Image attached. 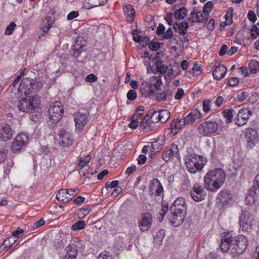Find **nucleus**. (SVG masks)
I'll use <instances>...</instances> for the list:
<instances>
[{"label":"nucleus","instance_id":"1","mask_svg":"<svg viewBox=\"0 0 259 259\" xmlns=\"http://www.w3.org/2000/svg\"><path fill=\"white\" fill-rule=\"evenodd\" d=\"M220 248L223 252H228L233 257L241 254L246 249L247 239L243 235H238L233 237L229 232L222 234Z\"/></svg>","mask_w":259,"mask_h":259},{"label":"nucleus","instance_id":"2","mask_svg":"<svg viewBox=\"0 0 259 259\" xmlns=\"http://www.w3.org/2000/svg\"><path fill=\"white\" fill-rule=\"evenodd\" d=\"M226 173L222 168L209 171L204 178V188L210 191H216L224 184Z\"/></svg>","mask_w":259,"mask_h":259},{"label":"nucleus","instance_id":"3","mask_svg":"<svg viewBox=\"0 0 259 259\" xmlns=\"http://www.w3.org/2000/svg\"><path fill=\"white\" fill-rule=\"evenodd\" d=\"M21 77L18 75L14 81L12 86L17 90L16 93L18 96L23 95H28L37 90L42 86V83L37 80H31L28 77L20 80Z\"/></svg>","mask_w":259,"mask_h":259},{"label":"nucleus","instance_id":"4","mask_svg":"<svg viewBox=\"0 0 259 259\" xmlns=\"http://www.w3.org/2000/svg\"><path fill=\"white\" fill-rule=\"evenodd\" d=\"M186 168L190 173L194 174L201 170L205 164V158L200 155L192 154L188 155L185 159Z\"/></svg>","mask_w":259,"mask_h":259},{"label":"nucleus","instance_id":"5","mask_svg":"<svg viewBox=\"0 0 259 259\" xmlns=\"http://www.w3.org/2000/svg\"><path fill=\"white\" fill-rule=\"evenodd\" d=\"M239 225L248 232L256 231L257 225L253 216L246 210H242L239 217Z\"/></svg>","mask_w":259,"mask_h":259},{"label":"nucleus","instance_id":"6","mask_svg":"<svg viewBox=\"0 0 259 259\" xmlns=\"http://www.w3.org/2000/svg\"><path fill=\"white\" fill-rule=\"evenodd\" d=\"M64 110L60 102H55L50 105L48 109V122L54 124L57 123L61 119Z\"/></svg>","mask_w":259,"mask_h":259},{"label":"nucleus","instance_id":"7","mask_svg":"<svg viewBox=\"0 0 259 259\" xmlns=\"http://www.w3.org/2000/svg\"><path fill=\"white\" fill-rule=\"evenodd\" d=\"M39 103L37 97L29 96L20 100L17 105L19 110L23 112L34 110Z\"/></svg>","mask_w":259,"mask_h":259},{"label":"nucleus","instance_id":"8","mask_svg":"<svg viewBox=\"0 0 259 259\" xmlns=\"http://www.w3.org/2000/svg\"><path fill=\"white\" fill-rule=\"evenodd\" d=\"M257 201H259V175L256 176L253 185L249 190L245 198L246 203L250 205Z\"/></svg>","mask_w":259,"mask_h":259},{"label":"nucleus","instance_id":"9","mask_svg":"<svg viewBox=\"0 0 259 259\" xmlns=\"http://www.w3.org/2000/svg\"><path fill=\"white\" fill-rule=\"evenodd\" d=\"M219 128L218 123L210 120L202 123L198 127L199 133L202 135L211 134L215 133Z\"/></svg>","mask_w":259,"mask_h":259},{"label":"nucleus","instance_id":"10","mask_svg":"<svg viewBox=\"0 0 259 259\" xmlns=\"http://www.w3.org/2000/svg\"><path fill=\"white\" fill-rule=\"evenodd\" d=\"M28 142V136L25 133H21L17 136L14 140L11 148L14 152L21 150Z\"/></svg>","mask_w":259,"mask_h":259},{"label":"nucleus","instance_id":"11","mask_svg":"<svg viewBox=\"0 0 259 259\" xmlns=\"http://www.w3.org/2000/svg\"><path fill=\"white\" fill-rule=\"evenodd\" d=\"M244 138L247 142V146L251 148L258 142V133L253 128H247L244 131Z\"/></svg>","mask_w":259,"mask_h":259},{"label":"nucleus","instance_id":"12","mask_svg":"<svg viewBox=\"0 0 259 259\" xmlns=\"http://www.w3.org/2000/svg\"><path fill=\"white\" fill-rule=\"evenodd\" d=\"M74 121L76 131L80 132L88 122V117L83 113L76 112L74 114Z\"/></svg>","mask_w":259,"mask_h":259},{"label":"nucleus","instance_id":"13","mask_svg":"<svg viewBox=\"0 0 259 259\" xmlns=\"http://www.w3.org/2000/svg\"><path fill=\"white\" fill-rule=\"evenodd\" d=\"M251 113V112L247 108L241 109L235 119L236 124L239 126L244 125L247 122Z\"/></svg>","mask_w":259,"mask_h":259},{"label":"nucleus","instance_id":"14","mask_svg":"<svg viewBox=\"0 0 259 259\" xmlns=\"http://www.w3.org/2000/svg\"><path fill=\"white\" fill-rule=\"evenodd\" d=\"M58 140L61 146H68L73 142L72 138L70 132L67 130H61L58 134Z\"/></svg>","mask_w":259,"mask_h":259},{"label":"nucleus","instance_id":"15","mask_svg":"<svg viewBox=\"0 0 259 259\" xmlns=\"http://www.w3.org/2000/svg\"><path fill=\"white\" fill-rule=\"evenodd\" d=\"M205 195V192L200 185L196 184L193 186L191 195L194 200L197 202L201 201L204 199Z\"/></svg>","mask_w":259,"mask_h":259},{"label":"nucleus","instance_id":"16","mask_svg":"<svg viewBox=\"0 0 259 259\" xmlns=\"http://www.w3.org/2000/svg\"><path fill=\"white\" fill-rule=\"evenodd\" d=\"M179 155L178 146L175 144H172L170 145V149L163 153L162 158L165 161H168L173 157H179Z\"/></svg>","mask_w":259,"mask_h":259},{"label":"nucleus","instance_id":"17","mask_svg":"<svg viewBox=\"0 0 259 259\" xmlns=\"http://www.w3.org/2000/svg\"><path fill=\"white\" fill-rule=\"evenodd\" d=\"M170 210L174 212H182L186 214V207L185 199L182 197L178 198L171 206Z\"/></svg>","mask_w":259,"mask_h":259},{"label":"nucleus","instance_id":"18","mask_svg":"<svg viewBox=\"0 0 259 259\" xmlns=\"http://www.w3.org/2000/svg\"><path fill=\"white\" fill-rule=\"evenodd\" d=\"M185 214L182 212H174L171 211L168 214V218L172 225L178 227L183 223Z\"/></svg>","mask_w":259,"mask_h":259},{"label":"nucleus","instance_id":"19","mask_svg":"<svg viewBox=\"0 0 259 259\" xmlns=\"http://www.w3.org/2000/svg\"><path fill=\"white\" fill-rule=\"evenodd\" d=\"M13 136V131L11 126L8 124L0 125V140L7 141Z\"/></svg>","mask_w":259,"mask_h":259},{"label":"nucleus","instance_id":"20","mask_svg":"<svg viewBox=\"0 0 259 259\" xmlns=\"http://www.w3.org/2000/svg\"><path fill=\"white\" fill-rule=\"evenodd\" d=\"M149 190L152 194L160 196L162 194L163 187L160 181L157 179H154L150 183Z\"/></svg>","mask_w":259,"mask_h":259},{"label":"nucleus","instance_id":"21","mask_svg":"<svg viewBox=\"0 0 259 259\" xmlns=\"http://www.w3.org/2000/svg\"><path fill=\"white\" fill-rule=\"evenodd\" d=\"M157 90L155 87L151 85L147 81H144L142 83L141 91L143 95L145 97H152L155 96V92Z\"/></svg>","mask_w":259,"mask_h":259},{"label":"nucleus","instance_id":"22","mask_svg":"<svg viewBox=\"0 0 259 259\" xmlns=\"http://www.w3.org/2000/svg\"><path fill=\"white\" fill-rule=\"evenodd\" d=\"M24 233V230L21 229L20 227L18 228L17 230L13 231L12 233V235L8 237L4 241V244L8 245L11 244H13L16 242L17 240L21 238Z\"/></svg>","mask_w":259,"mask_h":259},{"label":"nucleus","instance_id":"23","mask_svg":"<svg viewBox=\"0 0 259 259\" xmlns=\"http://www.w3.org/2000/svg\"><path fill=\"white\" fill-rule=\"evenodd\" d=\"M152 225V217L149 213L144 214L140 223L139 227L141 231L147 230Z\"/></svg>","mask_w":259,"mask_h":259},{"label":"nucleus","instance_id":"24","mask_svg":"<svg viewBox=\"0 0 259 259\" xmlns=\"http://www.w3.org/2000/svg\"><path fill=\"white\" fill-rule=\"evenodd\" d=\"M227 71V69L223 65H220L217 67L213 71L212 75L214 78L217 80L223 78Z\"/></svg>","mask_w":259,"mask_h":259},{"label":"nucleus","instance_id":"25","mask_svg":"<svg viewBox=\"0 0 259 259\" xmlns=\"http://www.w3.org/2000/svg\"><path fill=\"white\" fill-rule=\"evenodd\" d=\"M185 125L183 119L178 118L174 119L171 123V133L174 135L177 134Z\"/></svg>","mask_w":259,"mask_h":259},{"label":"nucleus","instance_id":"26","mask_svg":"<svg viewBox=\"0 0 259 259\" xmlns=\"http://www.w3.org/2000/svg\"><path fill=\"white\" fill-rule=\"evenodd\" d=\"M67 189H61L56 195V199L61 202H67L70 200V195Z\"/></svg>","mask_w":259,"mask_h":259},{"label":"nucleus","instance_id":"27","mask_svg":"<svg viewBox=\"0 0 259 259\" xmlns=\"http://www.w3.org/2000/svg\"><path fill=\"white\" fill-rule=\"evenodd\" d=\"M218 198L220 200L223 204H227L231 200L232 195L230 191L224 190L218 194Z\"/></svg>","mask_w":259,"mask_h":259},{"label":"nucleus","instance_id":"28","mask_svg":"<svg viewBox=\"0 0 259 259\" xmlns=\"http://www.w3.org/2000/svg\"><path fill=\"white\" fill-rule=\"evenodd\" d=\"M87 42L85 40H80L79 37L76 42V44L74 46V50L75 51L74 55L77 57L82 50H83L84 47L87 45Z\"/></svg>","mask_w":259,"mask_h":259},{"label":"nucleus","instance_id":"29","mask_svg":"<svg viewBox=\"0 0 259 259\" xmlns=\"http://www.w3.org/2000/svg\"><path fill=\"white\" fill-rule=\"evenodd\" d=\"M66 254L63 259H75L77 254V250L74 246L69 245L66 248Z\"/></svg>","mask_w":259,"mask_h":259},{"label":"nucleus","instance_id":"30","mask_svg":"<svg viewBox=\"0 0 259 259\" xmlns=\"http://www.w3.org/2000/svg\"><path fill=\"white\" fill-rule=\"evenodd\" d=\"M188 27V25L186 22H182L180 24L176 22L174 24V29L177 30L180 33L183 34H185L187 32Z\"/></svg>","mask_w":259,"mask_h":259},{"label":"nucleus","instance_id":"31","mask_svg":"<svg viewBox=\"0 0 259 259\" xmlns=\"http://www.w3.org/2000/svg\"><path fill=\"white\" fill-rule=\"evenodd\" d=\"M147 82L149 84H151V85L155 87L157 90L158 89L162 83L160 76L155 75L150 77Z\"/></svg>","mask_w":259,"mask_h":259},{"label":"nucleus","instance_id":"32","mask_svg":"<svg viewBox=\"0 0 259 259\" xmlns=\"http://www.w3.org/2000/svg\"><path fill=\"white\" fill-rule=\"evenodd\" d=\"M158 115V120L161 123L166 122L170 117V113L167 110H163L157 111Z\"/></svg>","mask_w":259,"mask_h":259},{"label":"nucleus","instance_id":"33","mask_svg":"<svg viewBox=\"0 0 259 259\" xmlns=\"http://www.w3.org/2000/svg\"><path fill=\"white\" fill-rule=\"evenodd\" d=\"M165 236V231L163 229L159 230L156 234L154 239V242L157 246L162 244L163 239Z\"/></svg>","mask_w":259,"mask_h":259},{"label":"nucleus","instance_id":"34","mask_svg":"<svg viewBox=\"0 0 259 259\" xmlns=\"http://www.w3.org/2000/svg\"><path fill=\"white\" fill-rule=\"evenodd\" d=\"M226 123H229L232 121L233 110H225L222 112Z\"/></svg>","mask_w":259,"mask_h":259},{"label":"nucleus","instance_id":"35","mask_svg":"<svg viewBox=\"0 0 259 259\" xmlns=\"http://www.w3.org/2000/svg\"><path fill=\"white\" fill-rule=\"evenodd\" d=\"M250 72L252 74H255L259 71V62L255 60H252L249 64Z\"/></svg>","mask_w":259,"mask_h":259},{"label":"nucleus","instance_id":"36","mask_svg":"<svg viewBox=\"0 0 259 259\" xmlns=\"http://www.w3.org/2000/svg\"><path fill=\"white\" fill-rule=\"evenodd\" d=\"M86 226V223L84 221H78L74 223L71 228L73 231H79L83 229Z\"/></svg>","mask_w":259,"mask_h":259},{"label":"nucleus","instance_id":"37","mask_svg":"<svg viewBox=\"0 0 259 259\" xmlns=\"http://www.w3.org/2000/svg\"><path fill=\"white\" fill-rule=\"evenodd\" d=\"M123 11L126 16H135L136 12L131 5L125 6L123 8Z\"/></svg>","mask_w":259,"mask_h":259},{"label":"nucleus","instance_id":"38","mask_svg":"<svg viewBox=\"0 0 259 259\" xmlns=\"http://www.w3.org/2000/svg\"><path fill=\"white\" fill-rule=\"evenodd\" d=\"M91 156L89 154L87 156L80 157L78 162L79 166L81 167H83L84 166L87 165V164L91 161Z\"/></svg>","mask_w":259,"mask_h":259},{"label":"nucleus","instance_id":"39","mask_svg":"<svg viewBox=\"0 0 259 259\" xmlns=\"http://www.w3.org/2000/svg\"><path fill=\"white\" fill-rule=\"evenodd\" d=\"M157 71L160 73H164L167 72V66L162 64L160 61H157L155 63Z\"/></svg>","mask_w":259,"mask_h":259},{"label":"nucleus","instance_id":"40","mask_svg":"<svg viewBox=\"0 0 259 259\" xmlns=\"http://www.w3.org/2000/svg\"><path fill=\"white\" fill-rule=\"evenodd\" d=\"M53 21H54L51 20H47V22L44 23L41 28L42 31L44 33H47L52 28L53 24Z\"/></svg>","mask_w":259,"mask_h":259},{"label":"nucleus","instance_id":"41","mask_svg":"<svg viewBox=\"0 0 259 259\" xmlns=\"http://www.w3.org/2000/svg\"><path fill=\"white\" fill-rule=\"evenodd\" d=\"M191 116H192L193 119L195 121L196 120L199 119L203 117L202 114L198 109L192 110L191 112Z\"/></svg>","mask_w":259,"mask_h":259},{"label":"nucleus","instance_id":"42","mask_svg":"<svg viewBox=\"0 0 259 259\" xmlns=\"http://www.w3.org/2000/svg\"><path fill=\"white\" fill-rule=\"evenodd\" d=\"M203 110L205 113H208L211 109L210 101L209 100H204L202 102Z\"/></svg>","mask_w":259,"mask_h":259},{"label":"nucleus","instance_id":"43","mask_svg":"<svg viewBox=\"0 0 259 259\" xmlns=\"http://www.w3.org/2000/svg\"><path fill=\"white\" fill-rule=\"evenodd\" d=\"M258 34L259 29L255 25L253 26L250 30V38L255 39Z\"/></svg>","mask_w":259,"mask_h":259},{"label":"nucleus","instance_id":"44","mask_svg":"<svg viewBox=\"0 0 259 259\" xmlns=\"http://www.w3.org/2000/svg\"><path fill=\"white\" fill-rule=\"evenodd\" d=\"M150 113H147L145 117L140 122V126L142 128H145L148 125V121L150 119Z\"/></svg>","mask_w":259,"mask_h":259},{"label":"nucleus","instance_id":"45","mask_svg":"<svg viewBox=\"0 0 259 259\" xmlns=\"http://www.w3.org/2000/svg\"><path fill=\"white\" fill-rule=\"evenodd\" d=\"M148 113H150V118L152 122H157L159 121L158 120V115L157 111H149Z\"/></svg>","mask_w":259,"mask_h":259},{"label":"nucleus","instance_id":"46","mask_svg":"<svg viewBox=\"0 0 259 259\" xmlns=\"http://www.w3.org/2000/svg\"><path fill=\"white\" fill-rule=\"evenodd\" d=\"M187 14V10L185 8L182 7L175 12V16H186Z\"/></svg>","mask_w":259,"mask_h":259},{"label":"nucleus","instance_id":"47","mask_svg":"<svg viewBox=\"0 0 259 259\" xmlns=\"http://www.w3.org/2000/svg\"><path fill=\"white\" fill-rule=\"evenodd\" d=\"M213 4L210 2H207L203 7V12L204 14H208L211 11V8L212 7Z\"/></svg>","mask_w":259,"mask_h":259},{"label":"nucleus","instance_id":"48","mask_svg":"<svg viewBox=\"0 0 259 259\" xmlns=\"http://www.w3.org/2000/svg\"><path fill=\"white\" fill-rule=\"evenodd\" d=\"M143 113H144V107H140L139 108H138L137 109L136 112L132 116V118H138V119H139V118H140L142 117V116L143 114Z\"/></svg>","mask_w":259,"mask_h":259},{"label":"nucleus","instance_id":"49","mask_svg":"<svg viewBox=\"0 0 259 259\" xmlns=\"http://www.w3.org/2000/svg\"><path fill=\"white\" fill-rule=\"evenodd\" d=\"M16 26V24L14 22L11 23L7 27L5 34L6 35L11 34L14 31Z\"/></svg>","mask_w":259,"mask_h":259},{"label":"nucleus","instance_id":"50","mask_svg":"<svg viewBox=\"0 0 259 259\" xmlns=\"http://www.w3.org/2000/svg\"><path fill=\"white\" fill-rule=\"evenodd\" d=\"M8 150L5 149H0V163L5 161L7 157Z\"/></svg>","mask_w":259,"mask_h":259},{"label":"nucleus","instance_id":"51","mask_svg":"<svg viewBox=\"0 0 259 259\" xmlns=\"http://www.w3.org/2000/svg\"><path fill=\"white\" fill-rule=\"evenodd\" d=\"M98 259H113V258L110 252L104 251L99 254Z\"/></svg>","mask_w":259,"mask_h":259},{"label":"nucleus","instance_id":"52","mask_svg":"<svg viewBox=\"0 0 259 259\" xmlns=\"http://www.w3.org/2000/svg\"><path fill=\"white\" fill-rule=\"evenodd\" d=\"M156 99L158 101H165L166 100V95L165 92H160L156 94Z\"/></svg>","mask_w":259,"mask_h":259},{"label":"nucleus","instance_id":"53","mask_svg":"<svg viewBox=\"0 0 259 259\" xmlns=\"http://www.w3.org/2000/svg\"><path fill=\"white\" fill-rule=\"evenodd\" d=\"M127 98L129 100L133 101L135 100L137 95L136 91L131 90L129 91L127 94Z\"/></svg>","mask_w":259,"mask_h":259},{"label":"nucleus","instance_id":"54","mask_svg":"<svg viewBox=\"0 0 259 259\" xmlns=\"http://www.w3.org/2000/svg\"><path fill=\"white\" fill-rule=\"evenodd\" d=\"M191 115V113H189L184 118V119H183V120L185 125L192 124L194 122L192 116Z\"/></svg>","mask_w":259,"mask_h":259},{"label":"nucleus","instance_id":"55","mask_svg":"<svg viewBox=\"0 0 259 259\" xmlns=\"http://www.w3.org/2000/svg\"><path fill=\"white\" fill-rule=\"evenodd\" d=\"M149 47L152 51H157L160 47V44L158 42L152 41L149 44Z\"/></svg>","mask_w":259,"mask_h":259},{"label":"nucleus","instance_id":"56","mask_svg":"<svg viewBox=\"0 0 259 259\" xmlns=\"http://www.w3.org/2000/svg\"><path fill=\"white\" fill-rule=\"evenodd\" d=\"M232 17H225V21L221 23V28H224L226 26L229 25L232 23Z\"/></svg>","mask_w":259,"mask_h":259},{"label":"nucleus","instance_id":"57","mask_svg":"<svg viewBox=\"0 0 259 259\" xmlns=\"http://www.w3.org/2000/svg\"><path fill=\"white\" fill-rule=\"evenodd\" d=\"M184 95V91L182 89L179 88L178 89L176 94L175 96V100L181 99Z\"/></svg>","mask_w":259,"mask_h":259},{"label":"nucleus","instance_id":"58","mask_svg":"<svg viewBox=\"0 0 259 259\" xmlns=\"http://www.w3.org/2000/svg\"><path fill=\"white\" fill-rule=\"evenodd\" d=\"M138 118H132V121L129 123L128 126L132 129H136L138 126Z\"/></svg>","mask_w":259,"mask_h":259},{"label":"nucleus","instance_id":"59","mask_svg":"<svg viewBox=\"0 0 259 259\" xmlns=\"http://www.w3.org/2000/svg\"><path fill=\"white\" fill-rule=\"evenodd\" d=\"M150 41L149 38L147 36H142L138 41L142 46H145L149 44Z\"/></svg>","mask_w":259,"mask_h":259},{"label":"nucleus","instance_id":"60","mask_svg":"<svg viewBox=\"0 0 259 259\" xmlns=\"http://www.w3.org/2000/svg\"><path fill=\"white\" fill-rule=\"evenodd\" d=\"M192 70L197 74H200L202 72V70L200 65L197 63H195L192 68Z\"/></svg>","mask_w":259,"mask_h":259},{"label":"nucleus","instance_id":"61","mask_svg":"<svg viewBox=\"0 0 259 259\" xmlns=\"http://www.w3.org/2000/svg\"><path fill=\"white\" fill-rule=\"evenodd\" d=\"M173 31L171 28H168L164 33L163 37L165 39L171 38L173 36Z\"/></svg>","mask_w":259,"mask_h":259},{"label":"nucleus","instance_id":"62","mask_svg":"<svg viewBox=\"0 0 259 259\" xmlns=\"http://www.w3.org/2000/svg\"><path fill=\"white\" fill-rule=\"evenodd\" d=\"M239 80L237 77H231L228 81V84L230 86L234 87L238 83Z\"/></svg>","mask_w":259,"mask_h":259},{"label":"nucleus","instance_id":"63","mask_svg":"<svg viewBox=\"0 0 259 259\" xmlns=\"http://www.w3.org/2000/svg\"><path fill=\"white\" fill-rule=\"evenodd\" d=\"M97 80V77L94 74H90L85 78V81L87 82H94Z\"/></svg>","mask_w":259,"mask_h":259},{"label":"nucleus","instance_id":"64","mask_svg":"<svg viewBox=\"0 0 259 259\" xmlns=\"http://www.w3.org/2000/svg\"><path fill=\"white\" fill-rule=\"evenodd\" d=\"M224 102V98L222 96H219L217 98L215 104L218 107H221Z\"/></svg>","mask_w":259,"mask_h":259}]
</instances>
